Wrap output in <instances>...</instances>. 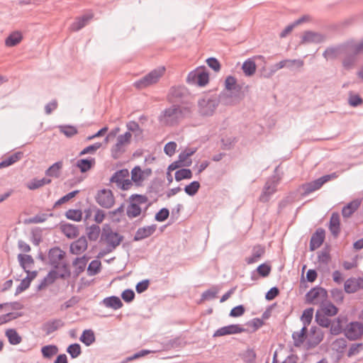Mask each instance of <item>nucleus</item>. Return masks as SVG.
<instances>
[{
    "instance_id": "1",
    "label": "nucleus",
    "mask_w": 363,
    "mask_h": 363,
    "mask_svg": "<svg viewBox=\"0 0 363 363\" xmlns=\"http://www.w3.org/2000/svg\"><path fill=\"white\" fill-rule=\"evenodd\" d=\"M194 113L191 108L172 104L160 113L158 121L166 126L174 127L178 125L184 119L191 118Z\"/></svg>"
},
{
    "instance_id": "2",
    "label": "nucleus",
    "mask_w": 363,
    "mask_h": 363,
    "mask_svg": "<svg viewBox=\"0 0 363 363\" xmlns=\"http://www.w3.org/2000/svg\"><path fill=\"white\" fill-rule=\"evenodd\" d=\"M167 100L169 103L181 107H189L191 108V111H195L194 96L184 86H172L167 95Z\"/></svg>"
},
{
    "instance_id": "3",
    "label": "nucleus",
    "mask_w": 363,
    "mask_h": 363,
    "mask_svg": "<svg viewBox=\"0 0 363 363\" xmlns=\"http://www.w3.org/2000/svg\"><path fill=\"white\" fill-rule=\"evenodd\" d=\"M124 237L119 233L113 231L108 225L102 229L101 242L106 244L105 254L113 252L123 240Z\"/></svg>"
},
{
    "instance_id": "4",
    "label": "nucleus",
    "mask_w": 363,
    "mask_h": 363,
    "mask_svg": "<svg viewBox=\"0 0 363 363\" xmlns=\"http://www.w3.org/2000/svg\"><path fill=\"white\" fill-rule=\"evenodd\" d=\"M165 67L164 66L159 67L152 69L143 77L134 82V86L138 89H143L150 86L155 84L160 79L164 74Z\"/></svg>"
},
{
    "instance_id": "5",
    "label": "nucleus",
    "mask_w": 363,
    "mask_h": 363,
    "mask_svg": "<svg viewBox=\"0 0 363 363\" xmlns=\"http://www.w3.org/2000/svg\"><path fill=\"white\" fill-rule=\"evenodd\" d=\"M148 199L145 195L132 194L129 197V204L126 208V215L130 219L139 216L142 213L140 205L146 203Z\"/></svg>"
},
{
    "instance_id": "6",
    "label": "nucleus",
    "mask_w": 363,
    "mask_h": 363,
    "mask_svg": "<svg viewBox=\"0 0 363 363\" xmlns=\"http://www.w3.org/2000/svg\"><path fill=\"white\" fill-rule=\"evenodd\" d=\"M219 104L216 96H204L198 101V111L203 116H212Z\"/></svg>"
},
{
    "instance_id": "7",
    "label": "nucleus",
    "mask_w": 363,
    "mask_h": 363,
    "mask_svg": "<svg viewBox=\"0 0 363 363\" xmlns=\"http://www.w3.org/2000/svg\"><path fill=\"white\" fill-rule=\"evenodd\" d=\"M337 177V175L335 173H333L330 174H326L324 175L315 180H313L311 182H308L306 184H303L301 186V189L303 190V192L301 193L302 196H306L311 193H313V191L318 190L322 187V186L326 183L327 182L330 181L332 179H335Z\"/></svg>"
},
{
    "instance_id": "8",
    "label": "nucleus",
    "mask_w": 363,
    "mask_h": 363,
    "mask_svg": "<svg viewBox=\"0 0 363 363\" xmlns=\"http://www.w3.org/2000/svg\"><path fill=\"white\" fill-rule=\"evenodd\" d=\"M96 202L102 208H111L115 203V198L110 189H103L96 193Z\"/></svg>"
},
{
    "instance_id": "9",
    "label": "nucleus",
    "mask_w": 363,
    "mask_h": 363,
    "mask_svg": "<svg viewBox=\"0 0 363 363\" xmlns=\"http://www.w3.org/2000/svg\"><path fill=\"white\" fill-rule=\"evenodd\" d=\"M279 184V179L275 176H272L267 180L259 200L261 202L266 203L269 201L271 196L277 191V187Z\"/></svg>"
},
{
    "instance_id": "10",
    "label": "nucleus",
    "mask_w": 363,
    "mask_h": 363,
    "mask_svg": "<svg viewBox=\"0 0 363 363\" xmlns=\"http://www.w3.org/2000/svg\"><path fill=\"white\" fill-rule=\"evenodd\" d=\"M327 291L320 286H315L312 288L306 294V302L310 304H318L321 302H323L327 298Z\"/></svg>"
},
{
    "instance_id": "11",
    "label": "nucleus",
    "mask_w": 363,
    "mask_h": 363,
    "mask_svg": "<svg viewBox=\"0 0 363 363\" xmlns=\"http://www.w3.org/2000/svg\"><path fill=\"white\" fill-rule=\"evenodd\" d=\"M209 81V74L205 71L195 69L190 72L186 77V82L189 84L206 86Z\"/></svg>"
},
{
    "instance_id": "12",
    "label": "nucleus",
    "mask_w": 363,
    "mask_h": 363,
    "mask_svg": "<svg viewBox=\"0 0 363 363\" xmlns=\"http://www.w3.org/2000/svg\"><path fill=\"white\" fill-rule=\"evenodd\" d=\"M345 337L350 340H357L363 335V325L357 321L350 323L344 330Z\"/></svg>"
},
{
    "instance_id": "13",
    "label": "nucleus",
    "mask_w": 363,
    "mask_h": 363,
    "mask_svg": "<svg viewBox=\"0 0 363 363\" xmlns=\"http://www.w3.org/2000/svg\"><path fill=\"white\" fill-rule=\"evenodd\" d=\"M66 253L60 249V247H54L50 249L48 252L49 264L54 268L58 269L60 262L65 257Z\"/></svg>"
},
{
    "instance_id": "14",
    "label": "nucleus",
    "mask_w": 363,
    "mask_h": 363,
    "mask_svg": "<svg viewBox=\"0 0 363 363\" xmlns=\"http://www.w3.org/2000/svg\"><path fill=\"white\" fill-rule=\"evenodd\" d=\"M225 87L228 91H231L230 96H234L238 99V101L242 99L240 96L242 86L237 84L236 79L233 76H228L225 80Z\"/></svg>"
},
{
    "instance_id": "15",
    "label": "nucleus",
    "mask_w": 363,
    "mask_h": 363,
    "mask_svg": "<svg viewBox=\"0 0 363 363\" xmlns=\"http://www.w3.org/2000/svg\"><path fill=\"white\" fill-rule=\"evenodd\" d=\"M245 329L240 325L233 324L218 328L215 331L213 337H220L228 335H234L245 332Z\"/></svg>"
},
{
    "instance_id": "16",
    "label": "nucleus",
    "mask_w": 363,
    "mask_h": 363,
    "mask_svg": "<svg viewBox=\"0 0 363 363\" xmlns=\"http://www.w3.org/2000/svg\"><path fill=\"white\" fill-rule=\"evenodd\" d=\"M325 238V230L321 228H318L311 238L309 245L310 250L314 251L318 249L324 242Z\"/></svg>"
},
{
    "instance_id": "17",
    "label": "nucleus",
    "mask_w": 363,
    "mask_h": 363,
    "mask_svg": "<svg viewBox=\"0 0 363 363\" xmlns=\"http://www.w3.org/2000/svg\"><path fill=\"white\" fill-rule=\"evenodd\" d=\"M93 17V13L89 12L82 16L76 18L75 21L70 25V30L76 32L81 30L88 24Z\"/></svg>"
},
{
    "instance_id": "18",
    "label": "nucleus",
    "mask_w": 363,
    "mask_h": 363,
    "mask_svg": "<svg viewBox=\"0 0 363 363\" xmlns=\"http://www.w3.org/2000/svg\"><path fill=\"white\" fill-rule=\"evenodd\" d=\"M156 224L139 228L133 237L134 241H139L151 236L156 230Z\"/></svg>"
},
{
    "instance_id": "19",
    "label": "nucleus",
    "mask_w": 363,
    "mask_h": 363,
    "mask_svg": "<svg viewBox=\"0 0 363 363\" xmlns=\"http://www.w3.org/2000/svg\"><path fill=\"white\" fill-rule=\"evenodd\" d=\"M88 243L86 238L82 236L70 245V252L73 255H80L86 250Z\"/></svg>"
},
{
    "instance_id": "20",
    "label": "nucleus",
    "mask_w": 363,
    "mask_h": 363,
    "mask_svg": "<svg viewBox=\"0 0 363 363\" xmlns=\"http://www.w3.org/2000/svg\"><path fill=\"white\" fill-rule=\"evenodd\" d=\"M265 253V248L261 245H257L253 247L252 255L245 259V262L248 264L257 262Z\"/></svg>"
},
{
    "instance_id": "21",
    "label": "nucleus",
    "mask_w": 363,
    "mask_h": 363,
    "mask_svg": "<svg viewBox=\"0 0 363 363\" xmlns=\"http://www.w3.org/2000/svg\"><path fill=\"white\" fill-rule=\"evenodd\" d=\"M64 325L61 319H52L45 322L43 325V330L50 335Z\"/></svg>"
},
{
    "instance_id": "22",
    "label": "nucleus",
    "mask_w": 363,
    "mask_h": 363,
    "mask_svg": "<svg viewBox=\"0 0 363 363\" xmlns=\"http://www.w3.org/2000/svg\"><path fill=\"white\" fill-rule=\"evenodd\" d=\"M329 229L334 237H337L340 232V215L337 212L332 213L330 219Z\"/></svg>"
},
{
    "instance_id": "23",
    "label": "nucleus",
    "mask_w": 363,
    "mask_h": 363,
    "mask_svg": "<svg viewBox=\"0 0 363 363\" xmlns=\"http://www.w3.org/2000/svg\"><path fill=\"white\" fill-rule=\"evenodd\" d=\"M360 201L358 199L353 200L345 206L342 209V215L343 218H350L359 207Z\"/></svg>"
},
{
    "instance_id": "24",
    "label": "nucleus",
    "mask_w": 363,
    "mask_h": 363,
    "mask_svg": "<svg viewBox=\"0 0 363 363\" xmlns=\"http://www.w3.org/2000/svg\"><path fill=\"white\" fill-rule=\"evenodd\" d=\"M87 262L88 257L86 255L81 257H77L73 261L72 264L74 267V274L76 277H78L84 271Z\"/></svg>"
},
{
    "instance_id": "25",
    "label": "nucleus",
    "mask_w": 363,
    "mask_h": 363,
    "mask_svg": "<svg viewBox=\"0 0 363 363\" xmlns=\"http://www.w3.org/2000/svg\"><path fill=\"white\" fill-rule=\"evenodd\" d=\"M307 327L303 326L300 331L292 333V339L295 347H298L303 344L307 337Z\"/></svg>"
},
{
    "instance_id": "26",
    "label": "nucleus",
    "mask_w": 363,
    "mask_h": 363,
    "mask_svg": "<svg viewBox=\"0 0 363 363\" xmlns=\"http://www.w3.org/2000/svg\"><path fill=\"white\" fill-rule=\"evenodd\" d=\"M310 342L313 347L318 345L324 337V334L322 330L316 327H311L310 330Z\"/></svg>"
},
{
    "instance_id": "27",
    "label": "nucleus",
    "mask_w": 363,
    "mask_h": 363,
    "mask_svg": "<svg viewBox=\"0 0 363 363\" xmlns=\"http://www.w3.org/2000/svg\"><path fill=\"white\" fill-rule=\"evenodd\" d=\"M96 163L94 158L80 159L77 161L76 166L80 169V172L84 173L91 169Z\"/></svg>"
},
{
    "instance_id": "28",
    "label": "nucleus",
    "mask_w": 363,
    "mask_h": 363,
    "mask_svg": "<svg viewBox=\"0 0 363 363\" xmlns=\"http://www.w3.org/2000/svg\"><path fill=\"white\" fill-rule=\"evenodd\" d=\"M61 230L68 238H74L79 235L78 228L70 223L62 224Z\"/></svg>"
},
{
    "instance_id": "29",
    "label": "nucleus",
    "mask_w": 363,
    "mask_h": 363,
    "mask_svg": "<svg viewBox=\"0 0 363 363\" xmlns=\"http://www.w3.org/2000/svg\"><path fill=\"white\" fill-rule=\"evenodd\" d=\"M129 177V172L127 169H122L116 171L111 177L110 182L115 183L116 186H119L123 180Z\"/></svg>"
},
{
    "instance_id": "30",
    "label": "nucleus",
    "mask_w": 363,
    "mask_h": 363,
    "mask_svg": "<svg viewBox=\"0 0 363 363\" xmlns=\"http://www.w3.org/2000/svg\"><path fill=\"white\" fill-rule=\"evenodd\" d=\"M347 318L345 317H337L330 323V333L334 335H337L340 334L342 330V322L345 320Z\"/></svg>"
},
{
    "instance_id": "31",
    "label": "nucleus",
    "mask_w": 363,
    "mask_h": 363,
    "mask_svg": "<svg viewBox=\"0 0 363 363\" xmlns=\"http://www.w3.org/2000/svg\"><path fill=\"white\" fill-rule=\"evenodd\" d=\"M62 166L63 162L62 161L56 162L45 171V175L50 177L58 178L60 176Z\"/></svg>"
},
{
    "instance_id": "32",
    "label": "nucleus",
    "mask_w": 363,
    "mask_h": 363,
    "mask_svg": "<svg viewBox=\"0 0 363 363\" xmlns=\"http://www.w3.org/2000/svg\"><path fill=\"white\" fill-rule=\"evenodd\" d=\"M23 157L22 152H17L9 156L7 158L4 159L0 162V169L9 167L16 162L19 161Z\"/></svg>"
},
{
    "instance_id": "33",
    "label": "nucleus",
    "mask_w": 363,
    "mask_h": 363,
    "mask_svg": "<svg viewBox=\"0 0 363 363\" xmlns=\"http://www.w3.org/2000/svg\"><path fill=\"white\" fill-rule=\"evenodd\" d=\"M103 302L106 307L111 308L114 310L119 309L123 306L121 300L118 296H115L104 298Z\"/></svg>"
},
{
    "instance_id": "34",
    "label": "nucleus",
    "mask_w": 363,
    "mask_h": 363,
    "mask_svg": "<svg viewBox=\"0 0 363 363\" xmlns=\"http://www.w3.org/2000/svg\"><path fill=\"white\" fill-rule=\"evenodd\" d=\"M18 260L21 267L24 269L31 267L34 264V259L30 255H18Z\"/></svg>"
},
{
    "instance_id": "35",
    "label": "nucleus",
    "mask_w": 363,
    "mask_h": 363,
    "mask_svg": "<svg viewBox=\"0 0 363 363\" xmlns=\"http://www.w3.org/2000/svg\"><path fill=\"white\" fill-rule=\"evenodd\" d=\"M23 39L22 34L16 31L10 34L5 40V44L8 47H14L17 45Z\"/></svg>"
},
{
    "instance_id": "36",
    "label": "nucleus",
    "mask_w": 363,
    "mask_h": 363,
    "mask_svg": "<svg viewBox=\"0 0 363 363\" xmlns=\"http://www.w3.org/2000/svg\"><path fill=\"white\" fill-rule=\"evenodd\" d=\"M256 67L255 62L252 60L248 59L243 62L242 69L245 76L250 77L255 73Z\"/></svg>"
},
{
    "instance_id": "37",
    "label": "nucleus",
    "mask_w": 363,
    "mask_h": 363,
    "mask_svg": "<svg viewBox=\"0 0 363 363\" xmlns=\"http://www.w3.org/2000/svg\"><path fill=\"white\" fill-rule=\"evenodd\" d=\"M345 291L347 294H353L359 290L357 279L349 278L345 282Z\"/></svg>"
},
{
    "instance_id": "38",
    "label": "nucleus",
    "mask_w": 363,
    "mask_h": 363,
    "mask_svg": "<svg viewBox=\"0 0 363 363\" xmlns=\"http://www.w3.org/2000/svg\"><path fill=\"white\" fill-rule=\"evenodd\" d=\"M6 335L8 337L9 342L11 345H18L21 343L22 338L18 334L15 329H8L6 331Z\"/></svg>"
},
{
    "instance_id": "39",
    "label": "nucleus",
    "mask_w": 363,
    "mask_h": 363,
    "mask_svg": "<svg viewBox=\"0 0 363 363\" xmlns=\"http://www.w3.org/2000/svg\"><path fill=\"white\" fill-rule=\"evenodd\" d=\"M79 339L86 346H89L95 341L94 333L91 330H85Z\"/></svg>"
},
{
    "instance_id": "40",
    "label": "nucleus",
    "mask_w": 363,
    "mask_h": 363,
    "mask_svg": "<svg viewBox=\"0 0 363 363\" xmlns=\"http://www.w3.org/2000/svg\"><path fill=\"white\" fill-rule=\"evenodd\" d=\"M321 35L311 31H306L302 36L301 43H318L320 40Z\"/></svg>"
},
{
    "instance_id": "41",
    "label": "nucleus",
    "mask_w": 363,
    "mask_h": 363,
    "mask_svg": "<svg viewBox=\"0 0 363 363\" xmlns=\"http://www.w3.org/2000/svg\"><path fill=\"white\" fill-rule=\"evenodd\" d=\"M41 352L45 358H51L58 352V348L56 345H49L42 347Z\"/></svg>"
},
{
    "instance_id": "42",
    "label": "nucleus",
    "mask_w": 363,
    "mask_h": 363,
    "mask_svg": "<svg viewBox=\"0 0 363 363\" xmlns=\"http://www.w3.org/2000/svg\"><path fill=\"white\" fill-rule=\"evenodd\" d=\"M327 316L328 315L318 311L315 313V321L321 327L329 328L331 320Z\"/></svg>"
},
{
    "instance_id": "43",
    "label": "nucleus",
    "mask_w": 363,
    "mask_h": 363,
    "mask_svg": "<svg viewBox=\"0 0 363 363\" xmlns=\"http://www.w3.org/2000/svg\"><path fill=\"white\" fill-rule=\"evenodd\" d=\"M101 267V261L99 259L92 260L87 268L88 274L89 276H94L99 273Z\"/></svg>"
},
{
    "instance_id": "44",
    "label": "nucleus",
    "mask_w": 363,
    "mask_h": 363,
    "mask_svg": "<svg viewBox=\"0 0 363 363\" xmlns=\"http://www.w3.org/2000/svg\"><path fill=\"white\" fill-rule=\"evenodd\" d=\"M100 231L101 230L99 225L96 224L91 225L89 228H87L86 234L88 238L90 240L96 241L99 237Z\"/></svg>"
},
{
    "instance_id": "45",
    "label": "nucleus",
    "mask_w": 363,
    "mask_h": 363,
    "mask_svg": "<svg viewBox=\"0 0 363 363\" xmlns=\"http://www.w3.org/2000/svg\"><path fill=\"white\" fill-rule=\"evenodd\" d=\"M65 216L67 219L74 221H80L82 218V212L79 209H69L66 211Z\"/></svg>"
},
{
    "instance_id": "46",
    "label": "nucleus",
    "mask_w": 363,
    "mask_h": 363,
    "mask_svg": "<svg viewBox=\"0 0 363 363\" xmlns=\"http://www.w3.org/2000/svg\"><path fill=\"white\" fill-rule=\"evenodd\" d=\"M192 176V172L189 169H181L175 172V179L177 182L185 179H191Z\"/></svg>"
},
{
    "instance_id": "47",
    "label": "nucleus",
    "mask_w": 363,
    "mask_h": 363,
    "mask_svg": "<svg viewBox=\"0 0 363 363\" xmlns=\"http://www.w3.org/2000/svg\"><path fill=\"white\" fill-rule=\"evenodd\" d=\"M201 185L197 181H194L184 187V191L190 196H194L199 191Z\"/></svg>"
},
{
    "instance_id": "48",
    "label": "nucleus",
    "mask_w": 363,
    "mask_h": 363,
    "mask_svg": "<svg viewBox=\"0 0 363 363\" xmlns=\"http://www.w3.org/2000/svg\"><path fill=\"white\" fill-rule=\"evenodd\" d=\"M67 352L74 359L79 357L82 353L81 346L78 343H74L68 346Z\"/></svg>"
},
{
    "instance_id": "49",
    "label": "nucleus",
    "mask_w": 363,
    "mask_h": 363,
    "mask_svg": "<svg viewBox=\"0 0 363 363\" xmlns=\"http://www.w3.org/2000/svg\"><path fill=\"white\" fill-rule=\"evenodd\" d=\"M313 315V308H308L303 311L301 315V320L303 323V326L307 327L311 322Z\"/></svg>"
},
{
    "instance_id": "50",
    "label": "nucleus",
    "mask_w": 363,
    "mask_h": 363,
    "mask_svg": "<svg viewBox=\"0 0 363 363\" xmlns=\"http://www.w3.org/2000/svg\"><path fill=\"white\" fill-rule=\"evenodd\" d=\"M322 311L323 313L328 316L335 315L338 312L337 308L332 303H327L324 304L322 307Z\"/></svg>"
},
{
    "instance_id": "51",
    "label": "nucleus",
    "mask_w": 363,
    "mask_h": 363,
    "mask_svg": "<svg viewBox=\"0 0 363 363\" xmlns=\"http://www.w3.org/2000/svg\"><path fill=\"white\" fill-rule=\"evenodd\" d=\"M60 130L67 138H71L78 133L77 128L72 125H61Z\"/></svg>"
},
{
    "instance_id": "52",
    "label": "nucleus",
    "mask_w": 363,
    "mask_h": 363,
    "mask_svg": "<svg viewBox=\"0 0 363 363\" xmlns=\"http://www.w3.org/2000/svg\"><path fill=\"white\" fill-rule=\"evenodd\" d=\"M80 301V298L77 296H72L69 300L65 301L63 304L60 306L61 311H65L69 308L73 307L76 304H77Z\"/></svg>"
},
{
    "instance_id": "53",
    "label": "nucleus",
    "mask_w": 363,
    "mask_h": 363,
    "mask_svg": "<svg viewBox=\"0 0 363 363\" xmlns=\"http://www.w3.org/2000/svg\"><path fill=\"white\" fill-rule=\"evenodd\" d=\"M101 147V143H95L91 145H89L84 148L80 152L79 156L84 155L86 154H94Z\"/></svg>"
},
{
    "instance_id": "54",
    "label": "nucleus",
    "mask_w": 363,
    "mask_h": 363,
    "mask_svg": "<svg viewBox=\"0 0 363 363\" xmlns=\"http://www.w3.org/2000/svg\"><path fill=\"white\" fill-rule=\"evenodd\" d=\"M79 192V190H75L73 191H71L68 193L67 194L65 195L62 198H60L59 200H57L54 205V207H57L58 206H60L66 202H68L70 199L74 198L78 193Z\"/></svg>"
},
{
    "instance_id": "55",
    "label": "nucleus",
    "mask_w": 363,
    "mask_h": 363,
    "mask_svg": "<svg viewBox=\"0 0 363 363\" xmlns=\"http://www.w3.org/2000/svg\"><path fill=\"white\" fill-rule=\"evenodd\" d=\"M363 348L362 343H353L350 345V349L347 352V357H351L354 355L358 354Z\"/></svg>"
},
{
    "instance_id": "56",
    "label": "nucleus",
    "mask_w": 363,
    "mask_h": 363,
    "mask_svg": "<svg viewBox=\"0 0 363 363\" xmlns=\"http://www.w3.org/2000/svg\"><path fill=\"white\" fill-rule=\"evenodd\" d=\"M21 314L18 313H8L6 314L0 315V325L5 324L13 319L21 316Z\"/></svg>"
},
{
    "instance_id": "57",
    "label": "nucleus",
    "mask_w": 363,
    "mask_h": 363,
    "mask_svg": "<svg viewBox=\"0 0 363 363\" xmlns=\"http://www.w3.org/2000/svg\"><path fill=\"white\" fill-rule=\"evenodd\" d=\"M208 66L214 72H218L220 70L221 65L220 62L216 57H209L206 60Z\"/></svg>"
},
{
    "instance_id": "58",
    "label": "nucleus",
    "mask_w": 363,
    "mask_h": 363,
    "mask_svg": "<svg viewBox=\"0 0 363 363\" xmlns=\"http://www.w3.org/2000/svg\"><path fill=\"white\" fill-rule=\"evenodd\" d=\"M256 353L252 349H248L243 354V360L245 363H254L256 359Z\"/></svg>"
},
{
    "instance_id": "59",
    "label": "nucleus",
    "mask_w": 363,
    "mask_h": 363,
    "mask_svg": "<svg viewBox=\"0 0 363 363\" xmlns=\"http://www.w3.org/2000/svg\"><path fill=\"white\" fill-rule=\"evenodd\" d=\"M235 138L233 137H226L221 139L222 148L223 150H230L233 148L235 143Z\"/></svg>"
},
{
    "instance_id": "60",
    "label": "nucleus",
    "mask_w": 363,
    "mask_h": 363,
    "mask_svg": "<svg viewBox=\"0 0 363 363\" xmlns=\"http://www.w3.org/2000/svg\"><path fill=\"white\" fill-rule=\"evenodd\" d=\"M143 179L142 172L140 167H135L131 171V181L139 182Z\"/></svg>"
},
{
    "instance_id": "61",
    "label": "nucleus",
    "mask_w": 363,
    "mask_h": 363,
    "mask_svg": "<svg viewBox=\"0 0 363 363\" xmlns=\"http://www.w3.org/2000/svg\"><path fill=\"white\" fill-rule=\"evenodd\" d=\"M30 281L28 278H25L21 280L20 284L16 287V295L19 294L29 288Z\"/></svg>"
},
{
    "instance_id": "62",
    "label": "nucleus",
    "mask_w": 363,
    "mask_h": 363,
    "mask_svg": "<svg viewBox=\"0 0 363 363\" xmlns=\"http://www.w3.org/2000/svg\"><path fill=\"white\" fill-rule=\"evenodd\" d=\"M169 215V211L167 208H163L160 209L155 215V218L156 220L159 222L164 221L168 218Z\"/></svg>"
},
{
    "instance_id": "63",
    "label": "nucleus",
    "mask_w": 363,
    "mask_h": 363,
    "mask_svg": "<svg viewBox=\"0 0 363 363\" xmlns=\"http://www.w3.org/2000/svg\"><path fill=\"white\" fill-rule=\"evenodd\" d=\"M348 102L351 106L356 107L363 104V99L358 94H350Z\"/></svg>"
},
{
    "instance_id": "64",
    "label": "nucleus",
    "mask_w": 363,
    "mask_h": 363,
    "mask_svg": "<svg viewBox=\"0 0 363 363\" xmlns=\"http://www.w3.org/2000/svg\"><path fill=\"white\" fill-rule=\"evenodd\" d=\"M257 271L261 277H266L271 272V267L268 264H262L257 267Z\"/></svg>"
}]
</instances>
